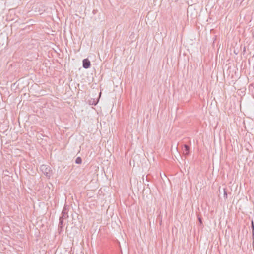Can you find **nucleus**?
Returning a JSON list of instances; mask_svg holds the SVG:
<instances>
[{
  "instance_id": "1",
  "label": "nucleus",
  "mask_w": 254,
  "mask_h": 254,
  "mask_svg": "<svg viewBox=\"0 0 254 254\" xmlns=\"http://www.w3.org/2000/svg\"><path fill=\"white\" fill-rule=\"evenodd\" d=\"M40 170L47 177L50 178L52 175L51 168L46 165H42L40 167Z\"/></svg>"
},
{
  "instance_id": "2",
  "label": "nucleus",
  "mask_w": 254,
  "mask_h": 254,
  "mask_svg": "<svg viewBox=\"0 0 254 254\" xmlns=\"http://www.w3.org/2000/svg\"><path fill=\"white\" fill-rule=\"evenodd\" d=\"M68 217L67 210L66 208H64L62 212V216L60 218L65 219Z\"/></svg>"
},
{
  "instance_id": "3",
  "label": "nucleus",
  "mask_w": 254,
  "mask_h": 254,
  "mask_svg": "<svg viewBox=\"0 0 254 254\" xmlns=\"http://www.w3.org/2000/svg\"><path fill=\"white\" fill-rule=\"evenodd\" d=\"M183 154L185 155H188L189 154L190 152V148L189 147L186 145L185 144L184 145V149L183 150Z\"/></svg>"
},
{
  "instance_id": "4",
  "label": "nucleus",
  "mask_w": 254,
  "mask_h": 254,
  "mask_svg": "<svg viewBox=\"0 0 254 254\" xmlns=\"http://www.w3.org/2000/svg\"><path fill=\"white\" fill-rule=\"evenodd\" d=\"M75 163L78 164H80L82 163V159L80 157L76 158Z\"/></svg>"
},
{
  "instance_id": "5",
  "label": "nucleus",
  "mask_w": 254,
  "mask_h": 254,
  "mask_svg": "<svg viewBox=\"0 0 254 254\" xmlns=\"http://www.w3.org/2000/svg\"><path fill=\"white\" fill-rule=\"evenodd\" d=\"M64 220V219H62V218H59V228H62Z\"/></svg>"
},
{
  "instance_id": "6",
  "label": "nucleus",
  "mask_w": 254,
  "mask_h": 254,
  "mask_svg": "<svg viewBox=\"0 0 254 254\" xmlns=\"http://www.w3.org/2000/svg\"><path fill=\"white\" fill-rule=\"evenodd\" d=\"M82 64H90V62L88 59H85L82 61Z\"/></svg>"
},
{
  "instance_id": "7",
  "label": "nucleus",
  "mask_w": 254,
  "mask_h": 254,
  "mask_svg": "<svg viewBox=\"0 0 254 254\" xmlns=\"http://www.w3.org/2000/svg\"><path fill=\"white\" fill-rule=\"evenodd\" d=\"M90 65L91 64H83V67L85 69H87L90 67Z\"/></svg>"
},
{
  "instance_id": "8",
  "label": "nucleus",
  "mask_w": 254,
  "mask_h": 254,
  "mask_svg": "<svg viewBox=\"0 0 254 254\" xmlns=\"http://www.w3.org/2000/svg\"><path fill=\"white\" fill-rule=\"evenodd\" d=\"M224 198L225 199H227V192L225 190V189H224Z\"/></svg>"
},
{
  "instance_id": "9",
  "label": "nucleus",
  "mask_w": 254,
  "mask_h": 254,
  "mask_svg": "<svg viewBox=\"0 0 254 254\" xmlns=\"http://www.w3.org/2000/svg\"><path fill=\"white\" fill-rule=\"evenodd\" d=\"M252 88H254V86H253V84H250L249 86V90H251L252 89Z\"/></svg>"
},
{
  "instance_id": "10",
  "label": "nucleus",
  "mask_w": 254,
  "mask_h": 254,
  "mask_svg": "<svg viewBox=\"0 0 254 254\" xmlns=\"http://www.w3.org/2000/svg\"><path fill=\"white\" fill-rule=\"evenodd\" d=\"M252 230H253V233H254V223H253V221H252Z\"/></svg>"
},
{
  "instance_id": "11",
  "label": "nucleus",
  "mask_w": 254,
  "mask_h": 254,
  "mask_svg": "<svg viewBox=\"0 0 254 254\" xmlns=\"http://www.w3.org/2000/svg\"><path fill=\"white\" fill-rule=\"evenodd\" d=\"M198 219H199V222L200 224H201L202 223L201 219L200 218H199Z\"/></svg>"
}]
</instances>
